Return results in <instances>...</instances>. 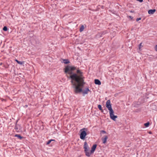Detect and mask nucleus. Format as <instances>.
Masks as SVG:
<instances>
[{
    "mask_svg": "<svg viewBox=\"0 0 157 157\" xmlns=\"http://www.w3.org/2000/svg\"><path fill=\"white\" fill-rule=\"evenodd\" d=\"M15 137H17L18 139L20 140H21L23 138V137L21 136V135L20 134H16L15 135Z\"/></svg>",
    "mask_w": 157,
    "mask_h": 157,
    "instance_id": "obj_14",
    "label": "nucleus"
},
{
    "mask_svg": "<svg viewBox=\"0 0 157 157\" xmlns=\"http://www.w3.org/2000/svg\"><path fill=\"white\" fill-rule=\"evenodd\" d=\"M97 146V145L96 144H94L93 145L90 151L91 154L94 152Z\"/></svg>",
    "mask_w": 157,
    "mask_h": 157,
    "instance_id": "obj_6",
    "label": "nucleus"
},
{
    "mask_svg": "<svg viewBox=\"0 0 157 157\" xmlns=\"http://www.w3.org/2000/svg\"><path fill=\"white\" fill-rule=\"evenodd\" d=\"M76 69V67L74 66L67 65L64 68V72L66 74L68 73L69 74V78L71 80H74L76 83L80 82L84 85L86 83L84 82L85 77L83 75V73L79 69L77 70L76 73H74L73 71Z\"/></svg>",
    "mask_w": 157,
    "mask_h": 157,
    "instance_id": "obj_1",
    "label": "nucleus"
},
{
    "mask_svg": "<svg viewBox=\"0 0 157 157\" xmlns=\"http://www.w3.org/2000/svg\"><path fill=\"white\" fill-rule=\"evenodd\" d=\"M77 84L78 86L80 88H82L84 86V85L81 84V83L79 82V83H76Z\"/></svg>",
    "mask_w": 157,
    "mask_h": 157,
    "instance_id": "obj_18",
    "label": "nucleus"
},
{
    "mask_svg": "<svg viewBox=\"0 0 157 157\" xmlns=\"http://www.w3.org/2000/svg\"><path fill=\"white\" fill-rule=\"evenodd\" d=\"M84 29V27L83 25H82L80 28L79 31L80 32H82Z\"/></svg>",
    "mask_w": 157,
    "mask_h": 157,
    "instance_id": "obj_16",
    "label": "nucleus"
},
{
    "mask_svg": "<svg viewBox=\"0 0 157 157\" xmlns=\"http://www.w3.org/2000/svg\"><path fill=\"white\" fill-rule=\"evenodd\" d=\"M141 20V18H140V17L137 18L136 19V21H139V20Z\"/></svg>",
    "mask_w": 157,
    "mask_h": 157,
    "instance_id": "obj_23",
    "label": "nucleus"
},
{
    "mask_svg": "<svg viewBox=\"0 0 157 157\" xmlns=\"http://www.w3.org/2000/svg\"><path fill=\"white\" fill-rule=\"evenodd\" d=\"M0 64H1V65H2V63H1Z\"/></svg>",
    "mask_w": 157,
    "mask_h": 157,
    "instance_id": "obj_33",
    "label": "nucleus"
},
{
    "mask_svg": "<svg viewBox=\"0 0 157 157\" xmlns=\"http://www.w3.org/2000/svg\"><path fill=\"white\" fill-rule=\"evenodd\" d=\"M88 91H90L88 88H86V90H83L82 92L83 94H86L88 93Z\"/></svg>",
    "mask_w": 157,
    "mask_h": 157,
    "instance_id": "obj_13",
    "label": "nucleus"
},
{
    "mask_svg": "<svg viewBox=\"0 0 157 157\" xmlns=\"http://www.w3.org/2000/svg\"><path fill=\"white\" fill-rule=\"evenodd\" d=\"M1 99L2 100V101H6V99H2V98H1Z\"/></svg>",
    "mask_w": 157,
    "mask_h": 157,
    "instance_id": "obj_28",
    "label": "nucleus"
},
{
    "mask_svg": "<svg viewBox=\"0 0 157 157\" xmlns=\"http://www.w3.org/2000/svg\"><path fill=\"white\" fill-rule=\"evenodd\" d=\"M104 113H105V111H104Z\"/></svg>",
    "mask_w": 157,
    "mask_h": 157,
    "instance_id": "obj_35",
    "label": "nucleus"
},
{
    "mask_svg": "<svg viewBox=\"0 0 157 157\" xmlns=\"http://www.w3.org/2000/svg\"><path fill=\"white\" fill-rule=\"evenodd\" d=\"M155 50L157 51V45L155 46Z\"/></svg>",
    "mask_w": 157,
    "mask_h": 157,
    "instance_id": "obj_27",
    "label": "nucleus"
},
{
    "mask_svg": "<svg viewBox=\"0 0 157 157\" xmlns=\"http://www.w3.org/2000/svg\"><path fill=\"white\" fill-rule=\"evenodd\" d=\"M94 83L95 84L98 85H100L101 84V81L98 79H95L94 80Z\"/></svg>",
    "mask_w": 157,
    "mask_h": 157,
    "instance_id": "obj_11",
    "label": "nucleus"
},
{
    "mask_svg": "<svg viewBox=\"0 0 157 157\" xmlns=\"http://www.w3.org/2000/svg\"><path fill=\"white\" fill-rule=\"evenodd\" d=\"M108 33V32L107 30H105V31H102L101 32V35H104L107 33Z\"/></svg>",
    "mask_w": 157,
    "mask_h": 157,
    "instance_id": "obj_17",
    "label": "nucleus"
},
{
    "mask_svg": "<svg viewBox=\"0 0 157 157\" xmlns=\"http://www.w3.org/2000/svg\"><path fill=\"white\" fill-rule=\"evenodd\" d=\"M51 140H52V141H55V140H53V139H51Z\"/></svg>",
    "mask_w": 157,
    "mask_h": 157,
    "instance_id": "obj_31",
    "label": "nucleus"
},
{
    "mask_svg": "<svg viewBox=\"0 0 157 157\" xmlns=\"http://www.w3.org/2000/svg\"><path fill=\"white\" fill-rule=\"evenodd\" d=\"M128 17L130 18L131 19H132L133 18V17H132V16H128Z\"/></svg>",
    "mask_w": 157,
    "mask_h": 157,
    "instance_id": "obj_25",
    "label": "nucleus"
},
{
    "mask_svg": "<svg viewBox=\"0 0 157 157\" xmlns=\"http://www.w3.org/2000/svg\"><path fill=\"white\" fill-rule=\"evenodd\" d=\"M74 80H71V82L72 85V87L74 88V91L75 94H78L82 91V88H80L79 87L76 85Z\"/></svg>",
    "mask_w": 157,
    "mask_h": 157,
    "instance_id": "obj_3",
    "label": "nucleus"
},
{
    "mask_svg": "<svg viewBox=\"0 0 157 157\" xmlns=\"http://www.w3.org/2000/svg\"><path fill=\"white\" fill-rule=\"evenodd\" d=\"M131 12H133V11H131Z\"/></svg>",
    "mask_w": 157,
    "mask_h": 157,
    "instance_id": "obj_34",
    "label": "nucleus"
},
{
    "mask_svg": "<svg viewBox=\"0 0 157 157\" xmlns=\"http://www.w3.org/2000/svg\"><path fill=\"white\" fill-rule=\"evenodd\" d=\"M9 65H6L4 66V67L5 68H8L9 67Z\"/></svg>",
    "mask_w": 157,
    "mask_h": 157,
    "instance_id": "obj_24",
    "label": "nucleus"
},
{
    "mask_svg": "<svg viewBox=\"0 0 157 157\" xmlns=\"http://www.w3.org/2000/svg\"><path fill=\"white\" fill-rule=\"evenodd\" d=\"M150 124V123L149 122H147L146 123L144 124V125L146 127H147L149 126Z\"/></svg>",
    "mask_w": 157,
    "mask_h": 157,
    "instance_id": "obj_19",
    "label": "nucleus"
},
{
    "mask_svg": "<svg viewBox=\"0 0 157 157\" xmlns=\"http://www.w3.org/2000/svg\"><path fill=\"white\" fill-rule=\"evenodd\" d=\"M103 133L104 134L106 133V132L104 130H101L100 131V133Z\"/></svg>",
    "mask_w": 157,
    "mask_h": 157,
    "instance_id": "obj_22",
    "label": "nucleus"
},
{
    "mask_svg": "<svg viewBox=\"0 0 157 157\" xmlns=\"http://www.w3.org/2000/svg\"><path fill=\"white\" fill-rule=\"evenodd\" d=\"M108 138V137L107 136H104V137H102L101 140L103 141V144H105L106 143Z\"/></svg>",
    "mask_w": 157,
    "mask_h": 157,
    "instance_id": "obj_9",
    "label": "nucleus"
},
{
    "mask_svg": "<svg viewBox=\"0 0 157 157\" xmlns=\"http://www.w3.org/2000/svg\"><path fill=\"white\" fill-rule=\"evenodd\" d=\"M98 108L101 111V112L103 113L104 114H105L108 112L106 109L105 108L104 110H105V113H104V111L102 109L101 106V105H98Z\"/></svg>",
    "mask_w": 157,
    "mask_h": 157,
    "instance_id": "obj_7",
    "label": "nucleus"
},
{
    "mask_svg": "<svg viewBox=\"0 0 157 157\" xmlns=\"http://www.w3.org/2000/svg\"><path fill=\"white\" fill-rule=\"evenodd\" d=\"M149 133L151 134V132H150Z\"/></svg>",
    "mask_w": 157,
    "mask_h": 157,
    "instance_id": "obj_32",
    "label": "nucleus"
},
{
    "mask_svg": "<svg viewBox=\"0 0 157 157\" xmlns=\"http://www.w3.org/2000/svg\"><path fill=\"white\" fill-rule=\"evenodd\" d=\"M17 121H18V120H17V121L16 123L15 126V129L16 130L17 132H18L19 131L20 129V126L19 124H17Z\"/></svg>",
    "mask_w": 157,
    "mask_h": 157,
    "instance_id": "obj_8",
    "label": "nucleus"
},
{
    "mask_svg": "<svg viewBox=\"0 0 157 157\" xmlns=\"http://www.w3.org/2000/svg\"><path fill=\"white\" fill-rule=\"evenodd\" d=\"M8 28L6 26H4L3 28V30L4 31H6L8 30Z\"/></svg>",
    "mask_w": 157,
    "mask_h": 157,
    "instance_id": "obj_20",
    "label": "nucleus"
},
{
    "mask_svg": "<svg viewBox=\"0 0 157 157\" xmlns=\"http://www.w3.org/2000/svg\"><path fill=\"white\" fill-rule=\"evenodd\" d=\"M106 107L109 111V115L110 118L113 121H115L116 119L117 118V116L114 114V112L112 107V105L111 104L110 101L109 100L107 101L106 103Z\"/></svg>",
    "mask_w": 157,
    "mask_h": 157,
    "instance_id": "obj_2",
    "label": "nucleus"
},
{
    "mask_svg": "<svg viewBox=\"0 0 157 157\" xmlns=\"http://www.w3.org/2000/svg\"><path fill=\"white\" fill-rule=\"evenodd\" d=\"M88 144L86 142H85L84 144V152L86 156L89 157L91 155L90 152H89V148H88Z\"/></svg>",
    "mask_w": 157,
    "mask_h": 157,
    "instance_id": "obj_5",
    "label": "nucleus"
},
{
    "mask_svg": "<svg viewBox=\"0 0 157 157\" xmlns=\"http://www.w3.org/2000/svg\"><path fill=\"white\" fill-rule=\"evenodd\" d=\"M156 11V10L154 9H151L149 10L148 11V13L149 14H153Z\"/></svg>",
    "mask_w": 157,
    "mask_h": 157,
    "instance_id": "obj_10",
    "label": "nucleus"
},
{
    "mask_svg": "<svg viewBox=\"0 0 157 157\" xmlns=\"http://www.w3.org/2000/svg\"><path fill=\"white\" fill-rule=\"evenodd\" d=\"M63 61L62 62L66 64H68L70 63L69 60L68 59H63Z\"/></svg>",
    "mask_w": 157,
    "mask_h": 157,
    "instance_id": "obj_12",
    "label": "nucleus"
},
{
    "mask_svg": "<svg viewBox=\"0 0 157 157\" xmlns=\"http://www.w3.org/2000/svg\"><path fill=\"white\" fill-rule=\"evenodd\" d=\"M28 106V105H25L24 107H27Z\"/></svg>",
    "mask_w": 157,
    "mask_h": 157,
    "instance_id": "obj_30",
    "label": "nucleus"
},
{
    "mask_svg": "<svg viewBox=\"0 0 157 157\" xmlns=\"http://www.w3.org/2000/svg\"><path fill=\"white\" fill-rule=\"evenodd\" d=\"M15 61L19 64L20 65H22L24 63V62H21L19 61L17 59H15Z\"/></svg>",
    "mask_w": 157,
    "mask_h": 157,
    "instance_id": "obj_15",
    "label": "nucleus"
},
{
    "mask_svg": "<svg viewBox=\"0 0 157 157\" xmlns=\"http://www.w3.org/2000/svg\"><path fill=\"white\" fill-rule=\"evenodd\" d=\"M52 140H49L47 142V143H46V144L47 145H48L49 144H50V143L51 142V141H52Z\"/></svg>",
    "mask_w": 157,
    "mask_h": 157,
    "instance_id": "obj_21",
    "label": "nucleus"
},
{
    "mask_svg": "<svg viewBox=\"0 0 157 157\" xmlns=\"http://www.w3.org/2000/svg\"><path fill=\"white\" fill-rule=\"evenodd\" d=\"M87 128H83L80 130V137L81 139L83 140L85 139L86 136L88 134L87 132Z\"/></svg>",
    "mask_w": 157,
    "mask_h": 157,
    "instance_id": "obj_4",
    "label": "nucleus"
},
{
    "mask_svg": "<svg viewBox=\"0 0 157 157\" xmlns=\"http://www.w3.org/2000/svg\"><path fill=\"white\" fill-rule=\"evenodd\" d=\"M137 1H139L140 2H143V0H137Z\"/></svg>",
    "mask_w": 157,
    "mask_h": 157,
    "instance_id": "obj_26",
    "label": "nucleus"
},
{
    "mask_svg": "<svg viewBox=\"0 0 157 157\" xmlns=\"http://www.w3.org/2000/svg\"><path fill=\"white\" fill-rule=\"evenodd\" d=\"M141 43L140 44H139V48L140 49V46H141Z\"/></svg>",
    "mask_w": 157,
    "mask_h": 157,
    "instance_id": "obj_29",
    "label": "nucleus"
}]
</instances>
